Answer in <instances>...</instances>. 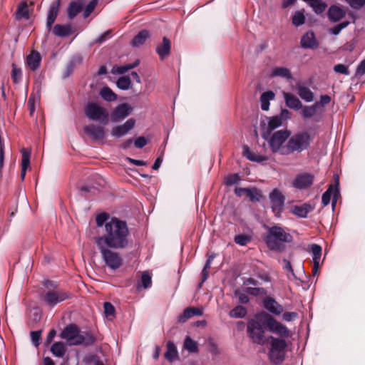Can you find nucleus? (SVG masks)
<instances>
[{"mask_svg":"<svg viewBox=\"0 0 365 365\" xmlns=\"http://www.w3.org/2000/svg\"><path fill=\"white\" fill-rule=\"evenodd\" d=\"M105 234L96 238V244L106 245L114 250L124 249L128 245L129 230L125 221L111 217L105 225Z\"/></svg>","mask_w":365,"mask_h":365,"instance_id":"f257e3e1","label":"nucleus"},{"mask_svg":"<svg viewBox=\"0 0 365 365\" xmlns=\"http://www.w3.org/2000/svg\"><path fill=\"white\" fill-rule=\"evenodd\" d=\"M268 232L264 237L267 247L272 251L282 252L285 249L284 243L292 242L293 237L279 226L267 227Z\"/></svg>","mask_w":365,"mask_h":365,"instance_id":"f03ea898","label":"nucleus"},{"mask_svg":"<svg viewBox=\"0 0 365 365\" xmlns=\"http://www.w3.org/2000/svg\"><path fill=\"white\" fill-rule=\"evenodd\" d=\"M291 135L288 129L279 130L271 133H263L262 138L267 141L272 153H278L281 155H287V140Z\"/></svg>","mask_w":365,"mask_h":365,"instance_id":"7ed1b4c3","label":"nucleus"},{"mask_svg":"<svg viewBox=\"0 0 365 365\" xmlns=\"http://www.w3.org/2000/svg\"><path fill=\"white\" fill-rule=\"evenodd\" d=\"M61 338L66 340L69 345L89 346L94 343L95 339L91 333L81 334L78 327L73 324L67 325L61 331Z\"/></svg>","mask_w":365,"mask_h":365,"instance_id":"20e7f679","label":"nucleus"},{"mask_svg":"<svg viewBox=\"0 0 365 365\" xmlns=\"http://www.w3.org/2000/svg\"><path fill=\"white\" fill-rule=\"evenodd\" d=\"M313 139L314 137L307 130H301L290 135L286 148L287 155L307 150L310 147Z\"/></svg>","mask_w":365,"mask_h":365,"instance_id":"39448f33","label":"nucleus"},{"mask_svg":"<svg viewBox=\"0 0 365 365\" xmlns=\"http://www.w3.org/2000/svg\"><path fill=\"white\" fill-rule=\"evenodd\" d=\"M269 339L268 358L273 365H281L286 358L287 344L282 338L269 336Z\"/></svg>","mask_w":365,"mask_h":365,"instance_id":"423d86ee","label":"nucleus"},{"mask_svg":"<svg viewBox=\"0 0 365 365\" xmlns=\"http://www.w3.org/2000/svg\"><path fill=\"white\" fill-rule=\"evenodd\" d=\"M96 245L104 263L109 269L116 270L122 265L123 259L121 257L117 252L112 250L113 247L103 244Z\"/></svg>","mask_w":365,"mask_h":365,"instance_id":"0eeeda50","label":"nucleus"},{"mask_svg":"<svg viewBox=\"0 0 365 365\" xmlns=\"http://www.w3.org/2000/svg\"><path fill=\"white\" fill-rule=\"evenodd\" d=\"M86 116L93 121L106 125L108 122V113L102 106L96 103H88L84 108Z\"/></svg>","mask_w":365,"mask_h":365,"instance_id":"6e6552de","label":"nucleus"},{"mask_svg":"<svg viewBox=\"0 0 365 365\" xmlns=\"http://www.w3.org/2000/svg\"><path fill=\"white\" fill-rule=\"evenodd\" d=\"M247 331L254 343L259 345H264L266 343L264 330L259 322L255 320L249 322Z\"/></svg>","mask_w":365,"mask_h":365,"instance_id":"1a4fd4ad","label":"nucleus"},{"mask_svg":"<svg viewBox=\"0 0 365 365\" xmlns=\"http://www.w3.org/2000/svg\"><path fill=\"white\" fill-rule=\"evenodd\" d=\"M71 297V294L66 291H48L43 294V299L48 306L53 307L58 303L63 302Z\"/></svg>","mask_w":365,"mask_h":365,"instance_id":"9d476101","label":"nucleus"},{"mask_svg":"<svg viewBox=\"0 0 365 365\" xmlns=\"http://www.w3.org/2000/svg\"><path fill=\"white\" fill-rule=\"evenodd\" d=\"M339 178L336 177L335 180L334 189L333 190V185H330L328 189L322 194V202L324 207L328 205L331 201V195H333L331 206L334 210L337 202V199L340 195V192L339 189Z\"/></svg>","mask_w":365,"mask_h":365,"instance_id":"9b49d317","label":"nucleus"},{"mask_svg":"<svg viewBox=\"0 0 365 365\" xmlns=\"http://www.w3.org/2000/svg\"><path fill=\"white\" fill-rule=\"evenodd\" d=\"M272 210L275 214H280L284 208L285 197L280 190L275 188L269 195Z\"/></svg>","mask_w":365,"mask_h":365,"instance_id":"f8f14e48","label":"nucleus"},{"mask_svg":"<svg viewBox=\"0 0 365 365\" xmlns=\"http://www.w3.org/2000/svg\"><path fill=\"white\" fill-rule=\"evenodd\" d=\"M314 180V176L312 173H302L296 175L292 185L297 189L305 190L312 185Z\"/></svg>","mask_w":365,"mask_h":365,"instance_id":"ddd939ff","label":"nucleus"},{"mask_svg":"<svg viewBox=\"0 0 365 365\" xmlns=\"http://www.w3.org/2000/svg\"><path fill=\"white\" fill-rule=\"evenodd\" d=\"M267 327L271 332L277 334L281 337L286 338L289 336L288 328L272 317L267 320Z\"/></svg>","mask_w":365,"mask_h":365,"instance_id":"4468645a","label":"nucleus"},{"mask_svg":"<svg viewBox=\"0 0 365 365\" xmlns=\"http://www.w3.org/2000/svg\"><path fill=\"white\" fill-rule=\"evenodd\" d=\"M132 111V107L128 103L117 106L111 113V121L117 123L128 117Z\"/></svg>","mask_w":365,"mask_h":365,"instance_id":"2eb2a0df","label":"nucleus"},{"mask_svg":"<svg viewBox=\"0 0 365 365\" xmlns=\"http://www.w3.org/2000/svg\"><path fill=\"white\" fill-rule=\"evenodd\" d=\"M135 120L133 118L127 120L123 124L112 128L110 134L115 138L125 135L135 126Z\"/></svg>","mask_w":365,"mask_h":365,"instance_id":"dca6fc26","label":"nucleus"},{"mask_svg":"<svg viewBox=\"0 0 365 365\" xmlns=\"http://www.w3.org/2000/svg\"><path fill=\"white\" fill-rule=\"evenodd\" d=\"M83 130L93 140L101 141L105 138V129L101 125L91 124L84 126Z\"/></svg>","mask_w":365,"mask_h":365,"instance_id":"f3484780","label":"nucleus"},{"mask_svg":"<svg viewBox=\"0 0 365 365\" xmlns=\"http://www.w3.org/2000/svg\"><path fill=\"white\" fill-rule=\"evenodd\" d=\"M61 4V0H56L49 6L48 12H47V17H46V27L48 31H51L52 29V26L53 23L55 22L56 17L58 14V9L59 6Z\"/></svg>","mask_w":365,"mask_h":365,"instance_id":"a211bd4d","label":"nucleus"},{"mask_svg":"<svg viewBox=\"0 0 365 365\" xmlns=\"http://www.w3.org/2000/svg\"><path fill=\"white\" fill-rule=\"evenodd\" d=\"M300 45L302 48L314 50L319 47V42L314 33L312 31H309L302 36Z\"/></svg>","mask_w":365,"mask_h":365,"instance_id":"6ab92c4d","label":"nucleus"},{"mask_svg":"<svg viewBox=\"0 0 365 365\" xmlns=\"http://www.w3.org/2000/svg\"><path fill=\"white\" fill-rule=\"evenodd\" d=\"M262 303L264 307L273 314L279 315L283 312V307L272 297H265Z\"/></svg>","mask_w":365,"mask_h":365,"instance_id":"aec40b11","label":"nucleus"},{"mask_svg":"<svg viewBox=\"0 0 365 365\" xmlns=\"http://www.w3.org/2000/svg\"><path fill=\"white\" fill-rule=\"evenodd\" d=\"M296 90L299 96L305 102L310 103L314 101V93L309 88L304 86L302 83H297Z\"/></svg>","mask_w":365,"mask_h":365,"instance_id":"412c9836","label":"nucleus"},{"mask_svg":"<svg viewBox=\"0 0 365 365\" xmlns=\"http://www.w3.org/2000/svg\"><path fill=\"white\" fill-rule=\"evenodd\" d=\"M283 96L286 106L290 109L299 110L302 108V102L294 94L289 92H284Z\"/></svg>","mask_w":365,"mask_h":365,"instance_id":"4be33fe9","label":"nucleus"},{"mask_svg":"<svg viewBox=\"0 0 365 365\" xmlns=\"http://www.w3.org/2000/svg\"><path fill=\"white\" fill-rule=\"evenodd\" d=\"M243 155L245 156L249 160L256 163H262L264 161H267L269 160V157L267 155H262L259 154L257 152L252 151L250 148L245 145L242 146Z\"/></svg>","mask_w":365,"mask_h":365,"instance_id":"5701e85b","label":"nucleus"},{"mask_svg":"<svg viewBox=\"0 0 365 365\" xmlns=\"http://www.w3.org/2000/svg\"><path fill=\"white\" fill-rule=\"evenodd\" d=\"M202 309L196 307H187L184 309L182 314L178 317V321L180 323H185L187 319L194 316H202Z\"/></svg>","mask_w":365,"mask_h":365,"instance_id":"b1692460","label":"nucleus"},{"mask_svg":"<svg viewBox=\"0 0 365 365\" xmlns=\"http://www.w3.org/2000/svg\"><path fill=\"white\" fill-rule=\"evenodd\" d=\"M171 42L165 36L163 38V43L157 46L155 51L160 60L165 59L170 53Z\"/></svg>","mask_w":365,"mask_h":365,"instance_id":"393cba45","label":"nucleus"},{"mask_svg":"<svg viewBox=\"0 0 365 365\" xmlns=\"http://www.w3.org/2000/svg\"><path fill=\"white\" fill-rule=\"evenodd\" d=\"M41 62V56L38 51H34L26 58V64L29 68L34 71L37 70Z\"/></svg>","mask_w":365,"mask_h":365,"instance_id":"a878e982","label":"nucleus"},{"mask_svg":"<svg viewBox=\"0 0 365 365\" xmlns=\"http://www.w3.org/2000/svg\"><path fill=\"white\" fill-rule=\"evenodd\" d=\"M71 24H56L53 29V34L61 38H66L72 34Z\"/></svg>","mask_w":365,"mask_h":365,"instance_id":"bb28decb","label":"nucleus"},{"mask_svg":"<svg viewBox=\"0 0 365 365\" xmlns=\"http://www.w3.org/2000/svg\"><path fill=\"white\" fill-rule=\"evenodd\" d=\"M150 37V32L146 29L140 31L137 35H135L131 41V45L133 47H139L143 45L146 40Z\"/></svg>","mask_w":365,"mask_h":365,"instance_id":"cd10ccee","label":"nucleus"},{"mask_svg":"<svg viewBox=\"0 0 365 365\" xmlns=\"http://www.w3.org/2000/svg\"><path fill=\"white\" fill-rule=\"evenodd\" d=\"M345 16V12L337 6H331L328 11V17L332 22H337Z\"/></svg>","mask_w":365,"mask_h":365,"instance_id":"c85d7f7f","label":"nucleus"},{"mask_svg":"<svg viewBox=\"0 0 365 365\" xmlns=\"http://www.w3.org/2000/svg\"><path fill=\"white\" fill-rule=\"evenodd\" d=\"M312 207L307 203L302 205H294L292 207V212L301 218H306L309 212L312 210Z\"/></svg>","mask_w":365,"mask_h":365,"instance_id":"c756f323","label":"nucleus"},{"mask_svg":"<svg viewBox=\"0 0 365 365\" xmlns=\"http://www.w3.org/2000/svg\"><path fill=\"white\" fill-rule=\"evenodd\" d=\"M270 76L281 77L287 80L292 79V75L289 68L285 67H274L272 69Z\"/></svg>","mask_w":365,"mask_h":365,"instance_id":"7c9ffc66","label":"nucleus"},{"mask_svg":"<svg viewBox=\"0 0 365 365\" xmlns=\"http://www.w3.org/2000/svg\"><path fill=\"white\" fill-rule=\"evenodd\" d=\"M22 154V160H21V178L22 180H24L26 170L30 166V158H31V152L29 150L23 149L21 150Z\"/></svg>","mask_w":365,"mask_h":365,"instance_id":"2f4dec72","label":"nucleus"},{"mask_svg":"<svg viewBox=\"0 0 365 365\" xmlns=\"http://www.w3.org/2000/svg\"><path fill=\"white\" fill-rule=\"evenodd\" d=\"M29 6L26 1H21L16 11V18L17 19H24L25 20H28L29 19Z\"/></svg>","mask_w":365,"mask_h":365,"instance_id":"473e14b6","label":"nucleus"},{"mask_svg":"<svg viewBox=\"0 0 365 365\" xmlns=\"http://www.w3.org/2000/svg\"><path fill=\"white\" fill-rule=\"evenodd\" d=\"M274 93L272 91L263 92L260 96L261 109L267 110L269 108V101L274 98Z\"/></svg>","mask_w":365,"mask_h":365,"instance_id":"72a5a7b5","label":"nucleus"},{"mask_svg":"<svg viewBox=\"0 0 365 365\" xmlns=\"http://www.w3.org/2000/svg\"><path fill=\"white\" fill-rule=\"evenodd\" d=\"M166 346L167 349L165 353V356L169 361L172 362L178 357L177 347L171 341L167 342Z\"/></svg>","mask_w":365,"mask_h":365,"instance_id":"f704fd0d","label":"nucleus"},{"mask_svg":"<svg viewBox=\"0 0 365 365\" xmlns=\"http://www.w3.org/2000/svg\"><path fill=\"white\" fill-rule=\"evenodd\" d=\"M83 9V4L81 2L71 1L67 9L68 17L73 19Z\"/></svg>","mask_w":365,"mask_h":365,"instance_id":"c9c22d12","label":"nucleus"},{"mask_svg":"<svg viewBox=\"0 0 365 365\" xmlns=\"http://www.w3.org/2000/svg\"><path fill=\"white\" fill-rule=\"evenodd\" d=\"M301 115L304 119H308L315 115L319 110L315 103L311 106H302Z\"/></svg>","mask_w":365,"mask_h":365,"instance_id":"e433bc0d","label":"nucleus"},{"mask_svg":"<svg viewBox=\"0 0 365 365\" xmlns=\"http://www.w3.org/2000/svg\"><path fill=\"white\" fill-rule=\"evenodd\" d=\"M140 64V60L136 59L132 63H127L120 66H115L113 68V72L118 74H124L130 69L136 68Z\"/></svg>","mask_w":365,"mask_h":365,"instance_id":"4c0bfd02","label":"nucleus"},{"mask_svg":"<svg viewBox=\"0 0 365 365\" xmlns=\"http://www.w3.org/2000/svg\"><path fill=\"white\" fill-rule=\"evenodd\" d=\"M282 124L283 122L277 115L267 118V127L265 133H271L272 130L282 126Z\"/></svg>","mask_w":365,"mask_h":365,"instance_id":"58836bf2","label":"nucleus"},{"mask_svg":"<svg viewBox=\"0 0 365 365\" xmlns=\"http://www.w3.org/2000/svg\"><path fill=\"white\" fill-rule=\"evenodd\" d=\"M247 310L245 307L237 305L230 311L229 316L231 318L242 319L247 315Z\"/></svg>","mask_w":365,"mask_h":365,"instance_id":"ea45409f","label":"nucleus"},{"mask_svg":"<svg viewBox=\"0 0 365 365\" xmlns=\"http://www.w3.org/2000/svg\"><path fill=\"white\" fill-rule=\"evenodd\" d=\"M152 279L151 276L148 272H144L142 274L140 281L137 283L136 288L140 290V288L148 289L151 287Z\"/></svg>","mask_w":365,"mask_h":365,"instance_id":"a19ab883","label":"nucleus"},{"mask_svg":"<svg viewBox=\"0 0 365 365\" xmlns=\"http://www.w3.org/2000/svg\"><path fill=\"white\" fill-rule=\"evenodd\" d=\"M51 351L56 357H63L66 353V346L63 342H55L51 346Z\"/></svg>","mask_w":365,"mask_h":365,"instance_id":"79ce46f5","label":"nucleus"},{"mask_svg":"<svg viewBox=\"0 0 365 365\" xmlns=\"http://www.w3.org/2000/svg\"><path fill=\"white\" fill-rule=\"evenodd\" d=\"M100 96L106 101L112 102L117 99V96L108 86H104L100 91Z\"/></svg>","mask_w":365,"mask_h":365,"instance_id":"37998d69","label":"nucleus"},{"mask_svg":"<svg viewBox=\"0 0 365 365\" xmlns=\"http://www.w3.org/2000/svg\"><path fill=\"white\" fill-rule=\"evenodd\" d=\"M246 195L251 202H258L262 197L261 191L256 187H247Z\"/></svg>","mask_w":365,"mask_h":365,"instance_id":"c03bdc74","label":"nucleus"},{"mask_svg":"<svg viewBox=\"0 0 365 365\" xmlns=\"http://www.w3.org/2000/svg\"><path fill=\"white\" fill-rule=\"evenodd\" d=\"M184 348L191 353H196L198 351L197 342L192 339L189 336H187L184 340Z\"/></svg>","mask_w":365,"mask_h":365,"instance_id":"a18cd8bd","label":"nucleus"},{"mask_svg":"<svg viewBox=\"0 0 365 365\" xmlns=\"http://www.w3.org/2000/svg\"><path fill=\"white\" fill-rule=\"evenodd\" d=\"M131 84L130 78L128 76L120 77L116 81L118 88L122 91L129 89Z\"/></svg>","mask_w":365,"mask_h":365,"instance_id":"49530a36","label":"nucleus"},{"mask_svg":"<svg viewBox=\"0 0 365 365\" xmlns=\"http://www.w3.org/2000/svg\"><path fill=\"white\" fill-rule=\"evenodd\" d=\"M310 6L316 14H321L326 10L327 4L322 0H317L315 2H312Z\"/></svg>","mask_w":365,"mask_h":365,"instance_id":"de8ad7c7","label":"nucleus"},{"mask_svg":"<svg viewBox=\"0 0 365 365\" xmlns=\"http://www.w3.org/2000/svg\"><path fill=\"white\" fill-rule=\"evenodd\" d=\"M83 361L86 364H93L94 365H104L103 361L100 357L94 354H89L85 356Z\"/></svg>","mask_w":365,"mask_h":365,"instance_id":"09e8293b","label":"nucleus"},{"mask_svg":"<svg viewBox=\"0 0 365 365\" xmlns=\"http://www.w3.org/2000/svg\"><path fill=\"white\" fill-rule=\"evenodd\" d=\"M241 177L238 173L229 174L225 178V185L232 186L238 183L241 180Z\"/></svg>","mask_w":365,"mask_h":365,"instance_id":"8fccbe9b","label":"nucleus"},{"mask_svg":"<svg viewBox=\"0 0 365 365\" xmlns=\"http://www.w3.org/2000/svg\"><path fill=\"white\" fill-rule=\"evenodd\" d=\"M83 59H71L66 67V70L63 74V78H68L73 71L74 67L76 64H80L82 62Z\"/></svg>","mask_w":365,"mask_h":365,"instance_id":"3c124183","label":"nucleus"},{"mask_svg":"<svg viewBox=\"0 0 365 365\" xmlns=\"http://www.w3.org/2000/svg\"><path fill=\"white\" fill-rule=\"evenodd\" d=\"M305 16L301 11H297L292 16V24L298 27L304 24Z\"/></svg>","mask_w":365,"mask_h":365,"instance_id":"603ef678","label":"nucleus"},{"mask_svg":"<svg viewBox=\"0 0 365 365\" xmlns=\"http://www.w3.org/2000/svg\"><path fill=\"white\" fill-rule=\"evenodd\" d=\"M22 78L21 68H18L14 63L12 64L11 78L14 83H18Z\"/></svg>","mask_w":365,"mask_h":365,"instance_id":"864d4df0","label":"nucleus"},{"mask_svg":"<svg viewBox=\"0 0 365 365\" xmlns=\"http://www.w3.org/2000/svg\"><path fill=\"white\" fill-rule=\"evenodd\" d=\"M111 217H110V215L108 213H101L96 216V225L98 227H101L103 226L105 227V225L108 223Z\"/></svg>","mask_w":365,"mask_h":365,"instance_id":"5fc2aeb1","label":"nucleus"},{"mask_svg":"<svg viewBox=\"0 0 365 365\" xmlns=\"http://www.w3.org/2000/svg\"><path fill=\"white\" fill-rule=\"evenodd\" d=\"M245 291L247 294L255 297L259 295H266L267 293L266 289L263 287H247Z\"/></svg>","mask_w":365,"mask_h":365,"instance_id":"6e6d98bb","label":"nucleus"},{"mask_svg":"<svg viewBox=\"0 0 365 365\" xmlns=\"http://www.w3.org/2000/svg\"><path fill=\"white\" fill-rule=\"evenodd\" d=\"M322 247L317 244L312 245L311 252L313 255L312 260L313 262H319L320 258L322 255Z\"/></svg>","mask_w":365,"mask_h":365,"instance_id":"4d7b16f0","label":"nucleus"},{"mask_svg":"<svg viewBox=\"0 0 365 365\" xmlns=\"http://www.w3.org/2000/svg\"><path fill=\"white\" fill-rule=\"evenodd\" d=\"M234 241L240 246H245L251 241V237L245 234H240L235 236Z\"/></svg>","mask_w":365,"mask_h":365,"instance_id":"13d9d810","label":"nucleus"},{"mask_svg":"<svg viewBox=\"0 0 365 365\" xmlns=\"http://www.w3.org/2000/svg\"><path fill=\"white\" fill-rule=\"evenodd\" d=\"M349 22L347 21H342L329 29V33L334 36H336L340 34L342 29H345Z\"/></svg>","mask_w":365,"mask_h":365,"instance_id":"bf43d9fd","label":"nucleus"},{"mask_svg":"<svg viewBox=\"0 0 365 365\" xmlns=\"http://www.w3.org/2000/svg\"><path fill=\"white\" fill-rule=\"evenodd\" d=\"M98 4V0H91L86 6L83 11V17L87 18L93 11Z\"/></svg>","mask_w":365,"mask_h":365,"instance_id":"052dcab7","label":"nucleus"},{"mask_svg":"<svg viewBox=\"0 0 365 365\" xmlns=\"http://www.w3.org/2000/svg\"><path fill=\"white\" fill-rule=\"evenodd\" d=\"M41 331H32L30 333L31 339L34 346L37 347L40 344Z\"/></svg>","mask_w":365,"mask_h":365,"instance_id":"680f3d73","label":"nucleus"},{"mask_svg":"<svg viewBox=\"0 0 365 365\" xmlns=\"http://www.w3.org/2000/svg\"><path fill=\"white\" fill-rule=\"evenodd\" d=\"M299 318V314L296 312H285L282 314V319L285 322H292Z\"/></svg>","mask_w":365,"mask_h":365,"instance_id":"e2e57ef3","label":"nucleus"},{"mask_svg":"<svg viewBox=\"0 0 365 365\" xmlns=\"http://www.w3.org/2000/svg\"><path fill=\"white\" fill-rule=\"evenodd\" d=\"M354 9H360L365 5V0H345Z\"/></svg>","mask_w":365,"mask_h":365,"instance_id":"0e129e2a","label":"nucleus"},{"mask_svg":"<svg viewBox=\"0 0 365 365\" xmlns=\"http://www.w3.org/2000/svg\"><path fill=\"white\" fill-rule=\"evenodd\" d=\"M334 72L338 73L344 74L346 76L349 75V71L348 66H346L344 64H341V63L335 65L334 66Z\"/></svg>","mask_w":365,"mask_h":365,"instance_id":"69168bd1","label":"nucleus"},{"mask_svg":"<svg viewBox=\"0 0 365 365\" xmlns=\"http://www.w3.org/2000/svg\"><path fill=\"white\" fill-rule=\"evenodd\" d=\"M104 313L107 317L114 316L115 307L110 302H105L103 304Z\"/></svg>","mask_w":365,"mask_h":365,"instance_id":"338daca9","label":"nucleus"},{"mask_svg":"<svg viewBox=\"0 0 365 365\" xmlns=\"http://www.w3.org/2000/svg\"><path fill=\"white\" fill-rule=\"evenodd\" d=\"M331 101V97L329 95H322L320 96V101L315 102L317 104V107L319 108L321 106L324 107L328 105Z\"/></svg>","mask_w":365,"mask_h":365,"instance_id":"774afa93","label":"nucleus"}]
</instances>
